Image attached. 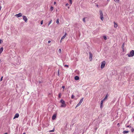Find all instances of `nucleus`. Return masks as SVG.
<instances>
[{
    "mask_svg": "<svg viewBox=\"0 0 134 134\" xmlns=\"http://www.w3.org/2000/svg\"><path fill=\"white\" fill-rule=\"evenodd\" d=\"M58 97L59 98H61V93H59V94Z\"/></svg>",
    "mask_w": 134,
    "mask_h": 134,
    "instance_id": "393cba45",
    "label": "nucleus"
},
{
    "mask_svg": "<svg viewBox=\"0 0 134 134\" xmlns=\"http://www.w3.org/2000/svg\"><path fill=\"white\" fill-rule=\"evenodd\" d=\"M103 38H104L105 40H106L107 39V37L106 36H103Z\"/></svg>",
    "mask_w": 134,
    "mask_h": 134,
    "instance_id": "b1692460",
    "label": "nucleus"
},
{
    "mask_svg": "<svg viewBox=\"0 0 134 134\" xmlns=\"http://www.w3.org/2000/svg\"><path fill=\"white\" fill-rule=\"evenodd\" d=\"M105 65V62L104 61L103 62L101 65V69H103Z\"/></svg>",
    "mask_w": 134,
    "mask_h": 134,
    "instance_id": "7ed1b4c3",
    "label": "nucleus"
},
{
    "mask_svg": "<svg viewBox=\"0 0 134 134\" xmlns=\"http://www.w3.org/2000/svg\"><path fill=\"white\" fill-rule=\"evenodd\" d=\"M131 131L132 132H133L134 131V129L132 127L131 129Z\"/></svg>",
    "mask_w": 134,
    "mask_h": 134,
    "instance_id": "aec40b11",
    "label": "nucleus"
},
{
    "mask_svg": "<svg viewBox=\"0 0 134 134\" xmlns=\"http://www.w3.org/2000/svg\"><path fill=\"white\" fill-rule=\"evenodd\" d=\"M100 14V17H103V13L102 12V10H100L99 11Z\"/></svg>",
    "mask_w": 134,
    "mask_h": 134,
    "instance_id": "6e6552de",
    "label": "nucleus"
},
{
    "mask_svg": "<svg viewBox=\"0 0 134 134\" xmlns=\"http://www.w3.org/2000/svg\"><path fill=\"white\" fill-rule=\"evenodd\" d=\"M56 4V2H54V4Z\"/></svg>",
    "mask_w": 134,
    "mask_h": 134,
    "instance_id": "a19ab883",
    "label": "nucleus"
},
{
    "mask_svg": "<svg viewBox=\"0 0 134 134\" xmlns=\"http://www.w3.org/2000/svg\"><path fill=\"white\" fill-rule=\"evenodd\" d=\"M69 1L70 2V4H72V0H69Z\"/></svg>",
    "mask_w": 134,
    "mask_h": 134,
    "instance_id": "c756f323",
    "label": "nucleus"
},
{
    "mask_svg": "<svg viewBox=\"0 0 134 134\" xmlns=\"http://www.w3.org/2000/svg\"><path fill=\"white\" fill-rule=\"evenodd\" d=\"M3 50V47H1L0 48V54H1Z\"/></svg>",
    "mask_w": 134,
    "mask_h": 134,
    "instance_id": "f8f14e48",
    "label": "nucleus"
},
{
    "mask_svg": "<svg viewBox=\"0 0 134 134\" xmlns=\"http://www.w3.org/2000/svg\"><path fill=\"white\" fill-rule=\"evenodd\" d=\"M60 102L62 104L61 105L60 107H65L66 106V104L65 103V101L63 99H61L60 100Z\"/></svg>",
    "mask_w": 134,
    "mask_h": 134,
    "instance_id": "f257e3e1",
    "label": "nucleus"
},
{
    "mask_svg": "<svg viewBox=\"0 0 134 134\" xmlns=\"http://www.w3.org/2000/svg\"><path fill=\"white\" fill-rule=\"evenodd\" d=\"M50 132H53L54 131V130H51V131H50Z\"/></svg>",
    "mask_w": 134,
    "mask_h": 134,
    "instance_id": "79ce46f5",
    "label": "nucleus"
},
{
    "mask_svg": "<svg viewBox=\"0 0 134 134\" xmlns=\"http://www.w3.org/2000/svg\"><path fill=\"white\" fill-rule=\"evenodd\" d=\"M23 134H25V133H23Z\"/></svg>",
    "mask_w": 134,
    "mask_h": 134,
    "instance_id": "09e8293b",
    "label": "nucleus"
},
{
    "mask_svg": "<svg viewBox=\"0 0 134 134\" xmlns=\"http://www.w3.org/2000/svg\"><path fill=\"white\" fill-rule=\"evenodd\" d=\"M62 40V38L61 39V40H60V42H61L62 41V40Z\"/></svg>",
    "mask_w": 134,
    "mask_h": 134,
    "instance_id": "58836bf2",
    "label": "nucleus"
},
{
    "mask_svg": "<svg viewBox=\"0 0 134 134\" xmlns=\"http://www.w3.org/2000/svg\"><path fill=\"white\" fill-rule=\"evenodd\" d=\"M74 97V96L73 95H72V96H71V98L72 99H73Z\"/></svg>",
    "mask_w": 134,
    "mask_h": 134,
    "instance_id": "2f4dec72",
    "label": "nucleus"
},
{
    "mask_svg": "<svg viewBox=\"0 0 134 134\" xmlns=\"http://www.w3.org/2000/svg\"><path fill=\"white\" fill-rule=\"evenodd\" d=\"M85 18H83V20L85 23Z\"/></svg>",
    "mask_w": 134,
    "mask_h": 134,
    "instance_id": "bb28decb",
    "label": "nucleus"
},
{
    "mask_svg": "<svg viewBox=\"0 0 134 134\" xmlns=\"http://www.w3.org/2000/svg\"><path fill=\"white\" fill-rule=\"evenodd\" d=\"M51 42V41H48V43H50V42Z\"/></svg>",
    "mask_w": 134,
    "mask_h": 134,
    "instance_id": "e433bc0d",
    "label": "nucleus"
},
{
    "mask_svg": "<svg viewBox=\"0 0 134 134\" xmlns=\"http://www.w3.org/2000/svg\"><path fill=\"white\" fill-rule=\"evenodd\" d=\"M64 66L66 67H67V68H68L69 66L68 65H65V66Z\"/></svg>",
    "mask_w": 134,
    "mask_h": 134,
    "instance_id": "72a5a7b5",
    "label": "nucleus"
},
{
    "mask_svg": "<svg viewBox=\"0 0 134 134\" xmlns=\"http://www.w3.org/2000/svg\"><path fill=\"white\" fill-rule=\"evenodd\" d=\"M19 116V114L18 113H16L15 115V116L13 118V119H14L16 118H18Z\"/></svg>",
    "mask_w": 134,
    "mask_h": 134,
    "instance_id": "0eeeda50",
    "label": "nucleus"
},
{
    "mask_svg": "<svg viewBox=\"0 0 134 134\" xmlns=\"http://www.w3.org/2000/svg\"><path fill=\"white\" fill-rule=\"evenodd\" d=\"M75 80H77L79 79V76H76L75 77Z\"/></svg>",
    "mask_w": 134,
    "mask_h": 134,
    "instance_id": "ddd939ff",
    "label": "nucleus"
},
{
    "mask_svg": "<svg viewBox=\"0 0 134 134\" xmlns=\"http://www.w3.org/2000/svg\"><path fill=\"white\" fill-rule=\"evenodd\" d=\"M127 55L129 57H133L134 55V51L133 50H132L130 52V53Z\"/></svg>",
    "mask_w": 134,
    "mask_h": 134,
    "instance_id": "f03ea898",
    "label": "nucleus"
},
{
    "mask_svg": "<svg viewBox=\"0 0 134 134\" xmlns=\"http://www.w3.org/2000/svg\"><path fill=\"white\" fill-rule=\"evenodd\" d=\"M54 9L53 7H51L50 8V10L51 11H52Z\"/></svg>",
    "mask_w": 134,
    "mask_h": 134,
    "instance_id": "a211bd4d",
    "label": "nucleus"
},
{
    "mask_svg": "<svg viewBox=\"0 0 134 134\" xmlns=\"http://www.w3.org/2000/svg\"><path fill=\"white\" fill-rule=\"evenodd\" d=\"M1 40H0V44H1Z\"/></svg>",
    "mask_w": 134,
    "mask_h": 134,
    "instance_id": "37998d69",
    "label": "nucleus"
},
{
    "mask_svg": "<svg viewBox=\"0 0 134 134\" xmlns=\"http://www.w3.org/2000/svg\"><path fill=\"white\" fill-rule=\"evenodd\" d=\"M107 1H110V0H107Z\"/></svg>",
    "mask_w": 134,
    "mask_h": 134,
    "instance_id": "a18cd8bd",
    "label": "nucleus"
},
{
    "mask_svg": "<svg viewBox=\"0 0 134 134\" xmlns=\"http://www.w3.org/2000/svg\"><path fill=\"white\" fill-rule=\"evenodd\" d=\"M133 118H134V116H133Z\"/></svg>",
    "mask_w": 134,
    "mask_h": 134,
    "instance_id": "8fccbe9b",
    "label": "nucleus"
},
{
    "mask_svg": "<svg viewBox=\"0 0 134 134\" xmlns=\"http://www.w3.org/2000/svg\"><path fill=\"white\" fill-rule=\"evenodd\" d=\"M129 132L128 131H124L123 132V133L124 134H125L128 133Z\"/></svg>",
    "mask_w": 134,
    "mask_h": 134,
    "instance_id": "f3484780",
    "label": "nucleus"
},
{
    "mask_svg": "<svg viewBox=\"0 0 134 134\" xmlns=\"http://www.w3.org/2000/svg\"><path fill=\"white\" fill-rule=\"evenodd\" d=\"M108 97V94H107L105 98H104V99L102 100L103 101H104L105 100H106Z\"/></svg>",
    "mask_w": 134,
    "mask_h": 134,
    "instance_id": "9b49d317",
    "label": "nucleus"
},
{
    "mask_svg": "<svg viewBox=\"0 0 134 134\" xmlns=\"http://www.w3.org/2000/svg\"><path fill=\"white\" fill-rule=\"evenodd\" d=\"M56 23L57 24H58L59 23V20L58 19H57L56 21Z\"/></svg>",
    "mask_w": 134,
    "mask_h": 134,
    "instance_id": "5701e85b",
    "label": "nucleus"
},
{
    "mask_svg": "<svg viewBox=\"0 0 134 134\" xmlns=\"http://www.w3.org/2000/svg\"><path fill=\"white\" fill-rule=\"evenodd\" d=\"M3 77V76H2V77H1V79L0 80V81H2V80Z\"/></svg>",
    "mask_w": 134,
    "mask_h": 134,
    "instance_id": "7c9ffc66",
    "label": "nucleus"
},
{
    "mask_svg": "<svg viewBox=\"0 0 134 134\" xmlns=\"http://www.w3.org/2000/svg\"><path fill=\"white\" fill-rule=\"evenodd\" d=\"M62 87L63 88V89H64L65 88V87L64 86H62Z\"/></svg>",
    "mask_w": 134,
    "mask_h": 134,
    "instance_id": "c9c22d12",
    "label": "nucleus"
},
{
    "mask_svg": "<svg viewBox=\"0 0 134 134\" xmlns=\"http://www.w3.org/2000/svg\"><path fill=\"white\" fill-rule=\"evenodd\" d=\"M124 43H123V45H122V48H124Z\"/></svg>",
    "mask_w": 134,
    "mask_h": 134,
    "instance_id": "f704fd0d",
    "label": "nucleus"
},
{
    "mask_svg": "<svg viewBox=\"0 0 134 134\" xmlns=\"http://www.w3.org/2000/svg\"><path fill=\"white\" fill-rule=\"evenodd\" d=\"M67 35V34L66 33H65L64 35L61 38L62 40H63L64 39L66 36V35Z\"/></svg>",
    "mask_w": 134,
    "mask_h": 134,
    "instance_id": "1a4fd4ad",
    "label": "nucleus"
},
{
    "mask_svg": "<svg viewBox=\"0 0 134 134\" xmlns=\"http://www.w3.org/2000/svg\"><path fill=\"white\" fill-rule=\"evenodd\" d=\"M69 5V4L68 3H66V6H68Z\"/></svg>",
    "mask_w": 134,
    "mask_h": 134,
    "instance_id": "4c0bfd02",
    "label": "nucleus"
},
{
    "mask_svg": "<svg viewBox=\"0 0 134 134\" xmlns=\"http://www.w3.org/2000/svg\"><path fill=\"white\" fill-rule=\"evenodd\" d=\"M119 123H118V125H119Z\"/></svg>",
    "mask_w": 134,
    "mask_h": 134,
    "instance_id": "de8ad7c7",
    "label": "nucleus"
},
{
    "mask_svg": "<svg viewBox=\"0 0 134 134\" xmlns=\"http://www.w3.org/2000/svg\"><path fill=\"white\" fill-rule=\"evenodd\" d=\"M114 0L115 2H118V3L119 2V0Z\"/></svg>",
    "mask_w": 134,
    "mask_h": 134,
    "instance_id": "a878e982",
    "label": "nucleus"
},
{
    "mask_svg": "<svg viewBox=\"0 0 134 134\" xmlns=\"http://www.w3.org/2000/svg\"><path fill=\"white\" fill-rule=\"evenodd\" d=\"M22 15V14L21 13H20L18 14H16L15 16L17 18H18L21 16Z\"/></svg>",
    "mask_w": 134,
    "mask_h": 134,
    "instance_id": "20e7f679",
    "label": "nucleus"
},
{
    "mask_svg": "<svg viewBox=\"0 0 134 134\" xmlns=\"http://www.w3.org/2000/svg\"><path fill=\"white\" fill-rule=\"evenodd\" d=\"M81 104L80 103H79L76 105V108L77 107H78V106H80V105H81Z\"/></svg>",
    "mask_w": 134,
    "mask_h": 134,
    "instance_id": "6ab92c4d",
    "label": "nucleus"
},
{
    "mask_svg": "<svg viewBox=\"0 0 134 134\" xmlns=\"http://www.w3.org/2000/svg\"><path fill=\"white\" fill-rule=\"evenodd\" d=\"M89 54L90 55L89 59L90 61H91L92 60V55L91 52L89 53Z\"/></svg>",
    "mask_w": 134,
    "mask_h": 134,
    "instance_id": "423d86ee",
    "label": "nucleus"
},
{
    "mask_svg": "<svg viewBox=\"0 0 134 134\" xmlns=\"http://www.w3.org/2000/svg\"><path fill=\"white\" fill-rule=\"evenodd\" d=\"M23 20L25 21V22H27V19L26 16H25L23 15Z\"/></svg>",
    "mask_w": 134,
    "mask_h": 134,
    "instance_id": "39448f33",
    "label": "nucleus"
},
{
    "mask_svg": "<svg viewBox=\"0 0 134 134\" xmlns=\"http://www.w3.org/2000/svg\"><path fill=\"white\" fill-rule=\"evenodd\" d=\"M43 24V20H42L41 21V25H42Z\"/></svg>",
    "mask_w": 134,
    "mask_h": 134,
    "instance_id": "473e14b6",
    "label": "nucleus"
},
{
    "mask_svg": "<svg viewBox=\"0 0 134 134\" xmlns=\"http://www.w3.org/2000/svg\"><path fill=\"white\" fill-rule=\"evenodd\" d=\"M58 52L59 53H61L62 52V50L61 49H59Z\"/></svg>",
    "mask_w": 134,
    "mask_h": 134,
    "instance_id": "4be33fe9",
    "label": "nucleus"
},
{
    "mask_svg": "<svg viewBox=\"0 0 134 134\" xmlns=\"http://www.w3.org/2000/svg\"><path fill=\"white\" fill-rule=\"evenodd\" d=\"M114 27L115 28H116L118 26L117 24L115 22H114Z\"/></svg>",
    "mask_w": 134,
    "mask_h": 134,
    "instance_id": "2eb2a0df",
    "label": "nucleus"
},
{
    "mask_svg": "<svg viewBox=\"0 0 134 134\" xmlns=\"http://www.w3.org/2000/svg\"><path fill=\"white\" fill-rule=\"evenodd\" d=\"M100 19H101V20H102V21L103 20V17H100Z\"/></svg>",
    "mask_w": 134,
    "mask_h": 134,
    "instance_id": "c85d7f7f",
    "label": "nucleus"
},
{
    "mask_svg": "<svg viewBox=\"0 0 134 134\" xmlns=\"http://www.w3.org/2000/svg\"><path fill=\"white\" fill-rule=\"evenodd\" d=\"M2 8V7L1 6H0V11H1Z\"/></svg>",
    "mask_w": 134,
    "mask_h": 134,
    "instance_id": "ea45409f",
    "label": "nucleus"
},
{
    "mask_svg": "<svg viewBox=\"0 0 134 134\" xmlns=\"http://www.w3.org/2000/svg\"><path fill=\"white\" fill-rule=\"evenodd\" d=\"M126 127H129L130 128H131V126H129V125L127 126H126Z\"/></svg>",
    "mask_w": 134,
    "mask_h": 134,
    "instance_id": "cd10ccee",
    "label": "nucleus"
},
{
    "mask_svg": "<svg viewBox=\"0 0 134 134\" xmlns=\"http://www.w3.org/2000/svg\"><path fill=\"white\" fill-rule=\"evenodd\" d=\"M4 134H7V133H5Z\"/></svg>",
    "mask_w": 134,
    "mask_h": 134,
    "instance_id": "c03bdc74",
    "label": "nucleus"
},
{
    "mask_svg": "<svg viewBox=\"0 0 134 134\" xmlns=\"http://www.w3.org/2000/svg\"><path fill=\"white\" fill-rule=\"evenodd\" d=\"M97 6L98 7V5L97 4Z\"/></svg>",
    "mask_w": 134,
    "mask_h": 134,
    "instance_id": "49530a36",
    "label": "nucleus"
},
{
    "mask_svg": "<svg viewBox=\"0 0 134 134\" xmlns=\"http://www.w3.org/2000/svg\"><path fill=\"white\" fill-rule=\"evenodd\" d=\"M56 117V115L55 114H54L52 117V119L53 120H54L55 119V118Z\"/></svg>",
    "mask_w": 134,
    "mask_h": 134,
    "instance_id": "4468645a",
    "label": "nucleus"
},
{
    "mask_svg": "<svg viewBox=\"0 0 134 134\" xmlns=\"http://www.w3.org/2000/svg\"><path fill=\"white\" fill-rule=\"evenodd\" d=\"M83 98H82V99L80 100V101L79 103H80L81 104L82 103L83 101Z\"/></svg>",
    "mask_w": 134,
    "mask_h": 134,
    "instance_id": "dca6fc26",
    "label": "nucleus"
},
{
    "mask_svg": "<svg viewBox=\"0 0 134 134\" xmlns=\"http://www.w3.org/2000/svg\"><path fill=\"white\" fill-rule=\"evenodd\" d=\"M104 101H103V100H102L101 101V102H100V108H102V107H103V102Z\"/></svg>",
    "mask_w": 134,
    "mask_h": 134,
    "instance_id": "9d476101",
    "label": "nucleus"
},
{
    "mask_svg": "<svg viewBox=\"0 0 134 134\" xmlns=\"http://www.w3.org/2000/svg\"><path fill=\"white\" fill-rule=\"evenodd\" d=\"M52 21V20H51L49 22L48 24V25L49 26V25L51 23Z\"/></svg>",
    "mask_w": 134,
    "mask_h": 134,
    "instance_id": "412c9836",
    "label": "nucleus"
}]
</instances>
